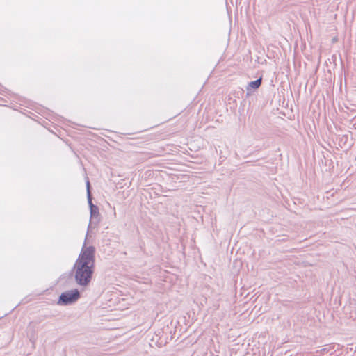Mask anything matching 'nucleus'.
<instances>
[{"mask_svg": "<svg viewBox=\"0 0 356 356\" xmlns=\"http://www.w3.org/2000/svg\"><path fill=\"white\" fill-rule=\"evenodd\" d=\"M95 248L94 246H86L83 244L81 252L70 272H74V280L81 286L90 284L95 271Z\"/></svg>", "mask_w": 356, "mask_h": 356, "instance_id": "obj_1", "label": "nucleus"}, {"mask_svg": "<svg viewBox=\"0 0 356 356\" xmlns=\"http://www.w3.org/2000/svg\"><path fill=\"white\" fill-rule=\"evenodd\" d=\"M81 297L80 291L76 289H72L63 292L58 297L57 305L67 306L76 302Z\"/></svg>", "mask_w": 356, "mask_h": 356, "instance_id": "obj_2", "label": "nucleus"}, {"mask_svg": "<svg viewBox=\"0 0 356 356\" xmlns=\"http://www.w3.org/2000/svg\"><path fill=\"white\" fill-rule=\"evenodd\" d=\"M92 198L88 199V206L90 207V224H97L99 222V211L97 205H95L92 201Z\"/></svg>", "mask_w": 356, "mask_h": 356, "instance_id": "obj_3", "label": "nucleus"}, {"mask_svg": "<svg viewBox=\"0 0 356 356\" xmlns=\"http://www.w3.org/2000/svg\"><path fill=\"white\" fill-rule=\"evenodd\" d=\"M261 83H262V78L260 77L254 81H250L249 83H248V86L247 87V90H248L250 88H252V89H254V90H257L258 89L261 85Z\"/></svg>", "mask_w": 356, "mask_h": 356, "instance_id": "obj_4", "label": "nucleus"}, {"mask_svg": "<svg viewBox=\"0 0 356 356\" xmlns=\"http://www.w3.org/2000/svg\"><path fill=\"white\" fill-rule=\"evenodd\" d=\"M86 189H87V199L92 198L91 191H90V184L89 180L86 181Z\"/></svg>", "mask_w": 356, "mask_h": 356, "instance_id": "obj_5", "label": "nucleus"}, {"mask_svg": "<svg viewBox=\"0 0 356 356\" xmlns=\"http://www.w3.org/2000/svg\"><path fill=\"white\" fill-rule=\"evenodd\" d=\"M140 249H141V250H142L143 252H144V251H145V250L143 249V248L142 245H140Z\"/></svg>", "mask_w": 356, "mask_h": 356, "instance_id": "obj_6", "label": "nucleus"}]
</instances>
